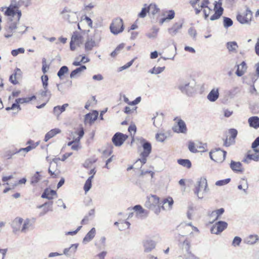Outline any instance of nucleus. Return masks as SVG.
<instances>
[{"label":"nucleus","instance_id":"052dcab7","mask_svg":"<svg viewBox=\"0 0 259 259\" xmlns=\"http://www.w3.org/2000/svg\"><path fill=\"white\" fill-rule=\"evenodd\" d=\"M133 209L136 211H138L140 214L144 213L146 212V210L145 209H144L140 205H135L133 208Z\"/></svg>","mask_w":259,"mask_h":259},{"label":"nucleus","instance_id":"c85d7f7f","mask_svg":"<svg viewBox=\"0 0 259 259\" xmlns=\"http://www.w3.org/2000/svg\"><path fill=\"white\" fill-rule=\"evenodd\" d=\"M249 126L255 129L259 127V118L257 116H252L248 119Z\"/></svg>","mask_w":259,"mask_h":259},{"label":"nucleus","instance_id":"58836bf2","mask_svg":"<svg viewBox=\"0 0 259 259\" xmlns=\"http://www.w3.org/2000/svg\"><path fill=\"white\" fill-rule=\"evenodd\" d=\"M33 149V147H32L31 145H29L25 148H20L19 150L13 153L11 155H14L17 153H22V155L23 156L25 155V154L28 152L30 151Z\"/></svg>","mask_w":259,"mask_h":259},{"label":"nucleus","instance_id":"20e7f679","mask_svg":"<svg viewBox=\"0 0 259 259\" xmlns=\"http://www.w3.org/2000/svg\"><path fill=\"white\" fill-rule=\"evenodd\" d=\"M141 143L143 148V151L141 154V158L137 160L136 163L140 162L141 163V165H143L146 163L147 161V157L149 156V154L151 152L152 146L149 142L144 139L141 140Z\"/></svg>","mask_w":259,"mask_h":259},{"label":"nucleus","instance_id":"7c9ffc66","mask_svg":"<svg viewBox=\"0 0 259 259\" xmlns=\"http://www.w3.org/2000/svg\"><path fill=\"white\" fill-rule=\"evenodd\" d=\"M158 31L159 28L155 26H153L150 29V31L146 34V35L149 38L154 39L157 37Z\"/></svg>","mask_w":259,"mask_h":259},{"label":"nucleus","instance_id":"423d86ee","mask_svg":"<svg viewBox=\"0 0 259 259\" xmlns=\"http://www.w3.org/2000/svg\"><path fill=\"white\" fill-rule=\"evenodd\" d=\"M226 154V151L218 148L211 151L209 152V156L211 159L215 162H222L225 160Z\"/></svg>","mask_w":259,"mask_h":259},{"label":"nucleus","instance_id":"774afa93","mask_svg":"<svg viewBox=\"0 0 259 259\" xmlns=\"http://www.w3.org/2000/svg\"><path fill=\"white\" fill-rule=\"evenodd\" d=\"M185 259H199V258L191 252H189L187 253V255H185Z\"/></svg>","mask_w":259,"mask_h":259},{"label":"nucleus","instance_id":"7ed1b4c3","mask_svg":"<svg viewBox=\"0 0 259 259\" xmlns=\"http://www.w3.org/2000/svg\"><path fill=\"white\" fill-rule=\"evenodd\" d=\"M23 5L25 7L27 6L25 5V0H11V4L7 8L5 14L7 16L14 17L15 15H17V12L21 11L19 8Z\"/></svg>","mask_w":259,"mask_h":259},{"label":"nucleus","instance_id":"a19ab883","mask_svg":"<svg viewBox=\"0 0 259 259\" xmlns=\"http://www.w3.org/2000/svg\"><path fill=\"white\" fill-rule=\"evenodd\" d=\"M89 38L93 39L94 41L99 45L101 38L100 32L98 30H95L93 35Z\"/></svg>","mask_w":259,"mask_h":259},{"label":"nucleus","instance_id":"ddd939ff","mask_svg":"<svg viewBox=\"0 0 259 259\" xmlns=\"http://www.w3.org/2000/svg\"><path fill=\"white\" fill-rule=\"evenodd\" d=\"M183 22H176L171 28L168 29V32L172 36L176 35L183 27Z\"/></svg>","mask_w":259,"mask_h":259},{"label":"nucleus","instance_id":"6e6d98bb","mask_svg":"<svg viewBox=\"0 0 259 259\" xmlns=\"http://www.w3.org/2000/svg\"><path fill=\"white\" fill-rule=\"evenodd\" d=\"M166 138V137L164 134L163 133L157 134L156 135V139L157 141L160 142H163L165 140Z\"/></svg>","mask_w":259,"mask_h":259},{"label":"nucleus","instance_id":"0eeeda50","mask_svg":"<svg viewBox=\"0 0 259 259\" xmlns=\"http://www.w3.org/2000/svg\"><path fill=\"white\" fill-rule=\"evenodd\" d=\"M110 29L111 32L114 34H117L122 32L124 29L122 20L120 18H116L114 20L110 25Z\"/></svg>","mask_w":259,"mask_h":259},{"label":"nucleus","instance_id":"f03ea898","mask_svg":"<svg viewBox=\"0 0 259 259\" xmlns=\"http://www.w3.org/2000/svg\"><path fill=\"white\" fill-rule=\"evenodd\" d=\"M196 82L194 80L188 79L182 80L178 85V89L183 94L191 96L195 92Z\"/></svg>","mask_w":259,"mask_h":259},{"label":"nucleus","instance_id":"79ce46f5","mask_svg":"<svg viewBox=\"0 0 259 259\" xmlns=\"http://www.w3.org/2000/svg\"><path fill=\"white\" fill-rule=\"evenodd\" d=\"M148 13L149 14H152V15H155L156 14L158 11L159 9L157 8V6L155 4H151L148 7Z\"/></svg>","mask_w":259,"mask_h":259},{"label":"nucleus","instance_id":"bb28decb","mask_svg":"<svg viewBox=\"0 0 259 259\" xmlns=\"http://www.w3.org/2000/svg\"><path fill=\"white\" fill-rule=\"evenodd\" d=\"M237 19L241 24L248 23L251 19V15L250 14L249 17H248V15L247 14H238L237 16Z\"/></svg>","mask_w":259,"mask_h":259},{"label":"nucleus","instance_id":"13d9d810","mask_svg":"<svg viewBox=\"0 0 259 259\" xmlns=\"http://www.w3.org/2000/svg\"><path fill=\"white\" fill-rule=\"evenodd\" d=\"M188 148H189V150L193 153H196L198 151L197 149L195 148V144L192 142H189Z\"/></svg>","mask_w":259,"mask_h":259},{"label":"nucleus","instance_id":"a878e982","mask_svg":"<svg viewBox=\"0 0 259 259\" xmlns=\"http://www.w3.org/2000/svg\"><path fill=\"white\" fill-rule=\"evenodd\" d=\"M69 106L68 104H64L62 106H57L54 107L53 113L57 116H59L62 112L65 111L66 108Z\"/></svg>","mask_w":259,"mask_h":259},{"label":"nucleus","instance_id":"69168bd1","mask_svg":"<svg viewBox=\"0 0 259 259\" xmlns=\"http://www.w3.org/2000/svg\"><path fill=\"white\" fill-rule=\"evenodd\" d=\"M91 187H92V183L86 181L84 184V187H83V189H84L85 192L86 193V192H88L90 190V189L91 188Z\"/></svg>","mask_w":259,"mask_h":259},{"label":"nucleus","instance_id":"864d4df0","mask_svg":"<svg viewBox=\"0 0 259 259\" xmlns=\"http://www.w3.org/2000/svg\"><path fill=\"white\" fill-rule=\"evenodd\" d=\"M231 181V179L227 178L224 180H219L215 182V185L219 186H222L228 184Z\"/></svg>","mask_w":259,"mask_h":259},{"label":"nucleus","instance_id":"0e129e2a","mask_svg":"<svg viewBox=\"0 0 259 259\" xmlns=\"http://www.w3.org/2000/svg\"><path fill=\"white\" fill-rule=\"evenodd\" d=\"M78 246V244H73L71 245V246L70 247V255L76 252Z\"/></svg>","mask_w":259,"mask_h":259},{"label":"nucleus","instance_id":"f257e3e1","mask_svg":"<svg viewBox=\"0 0 259 259\" xmlns=\"http://www.w3.org/2000/svg\"><path fill=\"white\" fill-rule=\"evenodd\" d=\"M209 190L206 179L204 178L198 179L194 185L193 191L198 199H202Z\"/></svg>","mask_w":259,"mask_h":259},{"label":"nucleus","instance_id":"f704fd0d","mask_svg":"<svg viewBox=\"0 0 259 259\" xmlns=\"http://www.w3.org/2000/svg\"><path fill=\"white\" fill-rule=\"evenodd\" d=\"M82 36L77 32H74L72 35L70 42L79 45L81 42Z\"/></svg>","mask_w":259,"mask_h":259},{"label":"nucleus","instance_id":"4d7b16f0","mask_svg":"<svg viewBox=\"0 0 259 259\" xmlns=\"http://www.w3.org/2000/svg\"><path fill=\"white\" fill-rule=\"evenodd\" d=\"M241 241L242 239L240 237L236 236L232 241V245L234 246H239Z\"/></svg>","mask_w":259,"mask_h":259},{"label":"nucleus","instance_id":"412c9836","mask_svg":"<svg viewBox=\"0 0 259 259\" xmlns=\"http://www.w3.org/2000/svg\"><path fill=\"white\" fill-rule=\"evenodd\" d=\"M53 204V201H49V202H46L45 203H44L43 204L37 206V207L39 208L45 207L46 206H48L47 208L45 207L44 208V212H41L39 215L40 216H42V215H44V214H45L46 213H47L49 211H52Z\"/></svg>","mask_w":259,"mask_h":259},{"label":"nucleus","instance_id":"e433bc0d","mask_svg":"<svg viewBox=\"0 0 259 259\" xmlns=\"http://www.w3.org/2000/svg\"><path fill=\"white\" fill-rule=\"evenodd\" d=\"M41 179V176L38 171H36L35 174L31 178L30 184L35 185Z\"/></svg>","mask_w":259,"mask_h":259},{"label":"nucleus","instance_id":"4c0bfd02","mask_svg":"<svg viewBox=\"0 0 259 259\" xmlns=\"http://www.w3.org/2000/svg\"><path fill=\"white\" fill-rule=\"evenodd\" d=\"M178 163L188 168H190L191 167V162L189 159H180L178 160Z\"/></svg>","mask_w":259,"mask_h":259},{"label":"nucleus","instance_id":"37998d69","mask_svg":"<svg viewBox=\"0 0 259 259\" xmlns=\"http://www.w3.org/2000/svg\"><path fill=\"white\" fill-rule=\"evenodd\" d=\"M68 68L66 66L61 67L57 73V75L60 79H62L63 76L68 72Z\"/></svg>","mask_w":259,"mask_h":259},{"label":"nucleus","instance_id":"de8ad7c7","mask_svg":"<svg viewBox=\"0 0 259 259\" xmlns=\"http://www.w3.org/2000/svg\"><path fill=\"white\" fill-rule=\"evenodd\" d=\"M40 95L42 97H47V102H48L51 98V94L50 91H49L48 88L46 89H44V90L41 91L40 92Z\"/></svg>","mask_w":259,"mask_h":259},{"label":"nucleus","instance_id":"09e8293b","mask_svg":"<svg viewBox=\"0 0 259 259\" xmlns=\"http://www.w3.org/2000/svg\"><path fill=\"white\" fill-rule=\"evenodd\" d=\"M195 209V208L192 205H190L189 206L187 214V217L189 220L192 219Z\"/></svg>","mask_w":259,"mask_h":259},{"label":"nucleus","instance_id":"c756f323","mask_svg":"<svg viewBox=\"0 0 259 259\" xmlns=\"http://www.w3.org/2000/svg\"><path fill=\"white\" fill-rule=\"evenodd\" d=\"M251 160H253L255 161H257L259 160V155L257 154V153L255 152L254 153H248L246 158H245L243 161L245 163H249Z\"/></svg>","mask_w":259,"mask_h":259},{"label":"nucleus","instance_id":"2f4dec72","mask_svg":"<svg viewBox=\"0 0 259 259\" xmlns=\"http://www.w3.org/2000/svg\"><path fill=\"white\" fill-rule=\"evenodd\" d=\"M259 240V237L256 235H250L245 239L244 241L248 244H253Z\"/></svg>","mask_w":259,"mask_h":259},{"label":"nucleus","instance_id":"3c124183","mask_svg":"<svg viewBox=\"0 0 259 259\" xmlns=\"http://www.w3.org/2000/svg\"><path fill=\"white\" fill-rule=\"evenodd\" d=\"M189 35L192 37L194 40H196L197 35L196 30L193 27H190L188 31Z\"/></svg>","mask_w":259,"mask_h":259},{"label":"nucleus","instance_id":"5701e85b","mask_svg":"<svg viewBox=\"0 0 259 259\" xmlns=\"http://www.w3.org/2000/svg\"><path fill=\"white\" fill-rule=\"evenodd\" d=\"M98 46V44L93 40V39L88 38L85 45L84 49L85 51L88 52L91 51L94 47Z\"/></svg>","mask_w":259,"mask_h":259},{"label":"nucleus","instance_id":"dca6fc26","mask_svg":"<svg viewBox=\"0 0 259 259\" xmlns=\"http://www.w3.org/2000/svg\"><path fill=\"white\" fill-rule=\"evenodd\" d=\"M162 203L161 208L163 210H169L174 204V200L171 197H168L164 199Z\"/></svg>","mask_w":259,"mask_h":259},{"label":"nucleus","instance_id":"603ef678","mask_svg":"<svg viewBox=\"0 0 259 259\" xmlns=\"http://www.w3.org/2000/svg\"><path fill=\"white\" fill-rule=\"evenodd\" d=\"M259 146V136L257 137L255 140L253 142L251 145V147L253 149L254 152L258 153L259 150L256 149V148Z\"/></svg>","mask_w":259,"mask_h":259},{"label":"nucleus","instance_id":"39448f33","mask_svg":"<svg viewBox=\"0 0 259 259\" xmlns=\"http://www.w3.org/2000/svg\"><path fill=\"white\" fill-rule=\"evenodd\" d=\"M22 14L21 11L17 12V18L13 20L12 19L9 20L7 23L6 30L8 33L5 34L6 38H10L12 36L14 31L17 28V25L19 23Z\"/></svg>","mask_w":259,"mask_h":259},{"label":"nucleus","instance_id":"8fccbe9b","mask_svg":"<svg viewBox=\"0 0 259 259\" xmlns=\"http://www.w3.org/2000/svg\"><path fill=\"white\" fill-rule=\"evenodd\" d=\"M190 241H189L188 239H186L183 241L182 247L183 249L185 250L188 253L189 252H191L190 251Z\"/></svg>","mask_w":259,"mask_h":259},{"label":"nucleus","instance_id":"9b49d317","mask_svg":"<svg viewBox=\"0 0 259 259\" xmlns=\"http://www.w3.org/2000/svg\"><path fill=\"white\" fill-rule=\"evenodd\" d=\"M173 130L174 132L178 133L186 134L187 131V128L184 121L181 119H178L177 125L173 127Z\"/></svg>","mask_w":259,"mask_h":259},{"label":"nucleus","instance_id":"c03bdc74","mask_svg":"<svg viewBox=\"0 0 259 259\" xmlns=\"http://www.w3.org/2000/svg\"><path fill=\"white\" fill-rule=\"evenodd\" d=\"M225 211L223 208H220L219 209L213 211L211 212V215L212 217H215V220H218L220 216Z\"/></svg>","mask_w":259,"mask_h":259},{"label":"nucleus","instance_id":"aec40b11","mask_svg":"<svg viewBox=\"0 0 259 259\" xmlns=\"http://www.w3.org/2000/svg\"><path fill=\"white\" fill-rule=\"evenodd\" d=\"M236 74L238 76H242L245 72L247 69V65L244 61H243L240 65H238Z\"/></svg>","mask_w":259,"mask_h":259},{"label":"nucleus","instance_id":"2eb2a0df","mask_svg":"<svg viewBox=\"0 0 259 259\" xmlns=\"http://www.w3.org/2000/svg\"><path fill=\"white\" fill-rule=\"evenodd\" d=\"M98 112L96 111H95L93 113H89L87 114L84 117V123H92L94 121H95L98 117Z\"/></svg>","mask_w":259,"mask_h":259},{"label":"nucleus","instance_id":"9d476101","mask_svg":"<svg viewBox=\"0 0 259 259\" xmlns=\"http://www.w3.org/2000/svg\"><path fill=\"white\" fill-rule=\"evenodd\" d=\"M128 136L121 133H116L112 137V141L116 146H120L127 139Z\"/></svg>","mask_w":259,"mask_h":259},{"label":"nucleus","instance_id":"e2e57ef3","mask_svg":"<svg viewBox=\"0 0 259 259\" xmlns=\"http://www.w3.org/2000/svg\"><path fill=\"white\" fill-rule=\"evenodd\" d=\"M147 12H148V8H142L141 12L139 14L138 16L140 18H144L146 16Z\"/></svg>","mask_w":259,"mask_h":259},{"label":"nucleus","instance_id":"49530a36","mask_svg":"<svg viewBox=\"0 0 259 259\" xmlns=\"http://www.w3.org/2000/svg\"><path fill=\"white\" fill-rule=\"evenodd\" d=\"M165 67H154L152 69L149 70V72L151 74H158L163 71Z\"/></svg>","mask_w":259,"mask_h":259},{"label":"nucleus","instance_id":"6ab92c4d","mask_svg":"<svg viewBox=\"0 0 259 259\" xmlns=\"http://www.w3.org/2000/svg\"><path fill=\"white\" fill-rule=\"evenodd\" d=\"M96 235V229L95 228H93L84 237L82 243H87L91 241L95 237Z\"/></svg>","mask_w":259,"mask_h":259},{"label":"nucleus","instance_id":"338daca9","mask_svg":"<svg viewBox=\"0 0 259 259\" xmlns=\"http://www.w3.org/2000/svg\"><path fill=\"white\" fill-rule=\"evenodd\" d=\"M211 9L209 8V7L207 8H204L203 10V13L204 16V19H206L207 17H208L209 15L211 12Z\"/></svg>","mask_w":259,"mask_h":259},{"label":"nucleus","instance_id":"4468645a","mask_svg":"<svg viewBox=\"0 0 259 259\" xmlns=\"http://www.w3.org/2000/svg\"><path fill=\"white\" fill-rule=\"evenodd\" d=\"M23 222V219L21 218H16L14 220L11 224V227L13 229L14 232L21 230Z\"/></svg>","mask_w":259,"mask_h":259},{"label":"nucleus","instance_id":"72a5a7b5","mask_svg":"<svg viewBox=\"0 0 259 259\" xmlns=\"http://www.w3.org/2000/svg\"><path fill=\"white\" fill-rule=\"evenodd\" d=\"M242 164L240 162H235L232 160L230 163V167L233 171H241Z\"/></svg>","mask_w":259,"mask_h":259},{"label":"nucleus","instance_id":"473e14b6","mask_svg":"<svg viewBox=\"0 0 259 259\" xmlns=\"http://www.w3.org/2000/svg\"><path fill=\"white\" fill-rule=\"evenodd\" d=\"M214 14L212 15L210 18L211 21H214L220 18L223 13L224 9L222 7H220L218 9H214Z\"/></svg>","mask_w":259,"mask_h":259},{"label":"nucleus","instance_id":"a18cd8bd","mask_svg":"<svg viewBox=\"0 0 259 259\" xmlns=\"http://www.w3.org/2000/svg\"><path fill=\"white\" fill-rule=\"evenodd\" d=\"M233 24V22L232 20L226 17H224L223 18V25L224 27L226 28H227L230 26H231Z\"/></svg>","mask_w":259,"mask_h":259},{"label":"nucleus","instance_id":"1a4fd4ad","mask_svg":"<svg viewBox=\"0 0 259 259\" xmlns=\"http://www.w3.org/2000/svg\"><path fill=\"white\" fill-rule=\"evenodd\" d=\"M147 199L145 202V206L151 210H154L156 206L159 204V197L156 195H151L148 197Z\"/></svg>","mask_w":259,"mask_h":259},{"label":"nucleus","instance_id":"680f3d73","mask_svg":"<svg viewBox=\"0 0 259 259\" xmlns=\"http://www.w3.org/2000/svg\"><path fill=\"white\" fill-rule=\"evenodd\" d=\"M237 131L234 128H231L229 130V134L231 135V137L232 138V140L234 141L235 138L237 135Z\"/></svg>","mask_w":259,"mask_h":259},{"label":"nucleus","instance_id":"4be33fe9","mask_svg":"<svg viewBox=\"0 0 259 259\" xmlns=\"http://www.w3.org/2000/svg\"><path fill=\"white\" fill-rule=\"evenodd\" d=\"M21 70L20 69L17 68L15 70V72L13 73L9 78L10 81L13 83V84H16L18 83V81L17 80V76H21Z\"/></svg>","mask_w":259,"mask_h":259},{"label":"nucleus","instance_id":"f3484780","mask_svg":"<svg viewBox=\"0 0 259 259\" xmlns=\"http://www.w3.org/2000/svg\"><path fill=\"white\" fill-rule=\"evenodd\" d=\"M57 195V193L55 190H49L48 188L45 189L44 192L41 194V197L42 198H46L49 200H52L54 198V196Z\"/></svg>","mask_w":259,"mask_h":259},{"label":"nucleus","instance_id":"f8f14e48","mask_svg":"<svg viewBox=\"0 0 259 259\" xmlns=\"http://www.w3.org/2000/svg\"><path fill=\"white\" fill-rule=\"evenodd\" d=\"M63 14L64 18L67 20L69 23H76L78 20V17L76 13L72 12H67L64 10L62 13Z\"/></svg>","mask_w":259,"mask_h":259},{"label":"nucleus","instance_id":"ea45409f","mask_svg":"<svg viewBox=\"0 0 259 259\" xmlns=\"http://www.w3.org/2000/svg\"><path fill=\"white\" fill-rule=\"evenodd\" d=\"M22 223V227H21V231L25 233L31 226V224L29 220L27 219L24 221Z\"/></svg>","mask_w":259,"mask_h":259},{"label":"nucleus","instance_id":"c9c22d12","mask_svg":"<svg viewBox=\"0 0 259 259\" xmlns=\"http://www.w3.org/2000/svg\"><path fill=\"white\" fill-rule=\"evenodd\" d=\"M87 67L85 65H81L79 67L73 70L70 75V78H74L77 74L86 70Z\"/></svg>","mask_w":259,"mask_h":259},{"label":"nucleus","instance_id":"6e6552de","mask_svg":"<svg viewBox=\"0 0 259 259\" xmlns=\"http://www.w3.org/2000/svg\"><path fill=\"white\" fill-rule=\"evenodd\" d=\"M228 224L224 221H219L212 226L210 229L211 233L219 234L227 228Z\"/></svg>","mask_w":259,"mask_h":259},{"label":"nucleus","instance_id":"b1692460","mask_svg":"<svg viewBox=\"0 0 259 259\" xmlns=\"http://www.w3.org/2000/svg\"><path fill=\"white\" fill-rule=\"evenodd\" d=\"M144 250L146 252H149L155 247V242L151 240H147L144 242Z\"/></svg>","mask_w":259,"mask_h":259},{"label":"nucleus","instance_id":"393cba45","mask_svg":"<svg viewBox=\"0 0 259 259\" xmlns=\"http://www.w3.org/2000/svg\"><path fill=\"white\" fill-rule=\"evenodd\" d=\"M226 47L230 53H237V50L238 48L237 43L235 41H229L226 44Z\"/></svg>","mask_w":259,"mask_h":259},{"label":"nucleus","instance_id":"cd10ccee","mask_svg":"<svg viewBox=\"0 0 259 259\" xmlns=\"http://www.w3.org/2000/svg\"><path fill=\"white\" fill-rule=\"evenodd\" d=\"M61 132V131L58 128H54L51 130L49 132H48L45 137L44 141L47 142L51 138L54 137L57 134H59Z\"/></svg>","mask_w":259,"mask_h":259},{"label":"nucleus","instance_id":"5fc2aeb1","mask_svg":"<svg viewBox=\"0 0 259 259\" xmlns=\"http://www.w3.org/2000/svg\"><path fill=\"white\" fill-rule=\"evenodd\" d=\"M25 52V50L24 48H20L18 49H16V50H13L12 51H11V54L12 56H17L19 54H23Z\"/></svg>","mask_w":259,"mask_h":259},{"label":"nucleus","instance_id":"bf43d9fd","mask_svg":"<svg viewBox=\"0 0 259 259\" xmlns=\"http://www.w3.org/2000/svg\"><path fill=\"white\" fill-rule=\"evenodd\" d=\"M48 76L47 75H44L41 76V80L42 83V85L44 89H46L48 88Z\"/></svg>","mask_w":259,"mask_h":259},{"label":"nucleus","instance_id":"a211bd4d","mask_svg":"<svg viewBox=\"0 0 259 259\" xmlns=\"http://www.w3.org/2000/svg\"><path fill=\"white\" fill-rule=\"evenodd\" d=\"M219 97V92L218 89H213L211 90L207 95V99L211 102L215 101Z\"/></svg>","mask_w":259,"mask_h":259}]
</instances>
